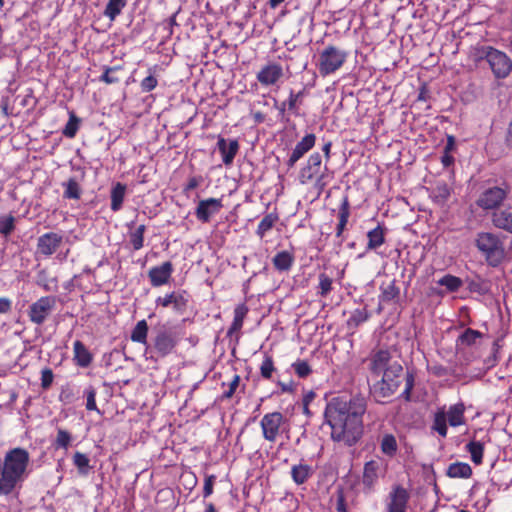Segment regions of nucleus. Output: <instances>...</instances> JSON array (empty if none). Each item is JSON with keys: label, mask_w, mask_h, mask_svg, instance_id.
Returning a JSON list of instances; mask_svg holds the SVG:
<instances>
[{"label": "nucleus", "mask_w": 512, "mask_h": 512, "mask_svg": "<svg viewBox=\"0 0 512 512\" xmlns=\"http://www.w3.org/2000/svg\"><path fill=\"white\" fill-rule=\"evenodd\" d=\"M447 418L444 409H439L433 419L432 428L441 436L446 437L448 433L447 429Z\"/></svg>", "instance_id": "a19ab883"}, {"label": "nucleus", "mask_w": 512, "mask_h": 512, "mask_svg": "<svg viewBox=\"0 0 512 512\" xmlns=\"http://www.w3.org/2000/svg\"><path fill=\"white\" fill-rule=\"evenodd\" d=\"M295 261L294 254L289 251H280L272 258L274 268L279 272L289 271Z\"/></svg>", "instance_id": "7c9ffc66"}, {"label": "nucleus", "mask_w": 512, "mask_h": 512, "mask_svg": "<svg viewBox=\"0 0 512 512\" xmlns=\"http://www.w3.org/2000/svg\"><path fill=\"white\" fill-rule=\"evenodd\" d=\"M414 387V376L412 374H407L405 379V388L401 394V397L406 401H410L411 392Z\"/></svg>", "instance_id": "052dcab7"}, {"label": "nucleus", "mask_w": 512, "mask_h": 512, "mask_svg": "<svg viewBox=\"0 0 512 512\" xmlns=\"http://www.w3.org/2000/svg\"><path fill=\"white\" fill-rule=\"evenodd\" d=\"M465 405L463 402H458L451 405L446 413V418L450 426L458 427L466 423L465 420Z\"/></svg>", "instance_id": "b1692460"}, {"label": "nucleus", "mask_w": 512, "mask_h": 512, "mask_svg": "<svg viewBox=\"0 0 512 512\" xmlns=\"http://www.w3.org/2000/svg\"><path fill=\"white\" fill-rule=\"evenodd\" d=\"M380 463L377 460H370L364 464L362 483L369 492L373 490L379 478Z\"/></svg>", "instance_id": "aec40b11"}, {"label": "nucleus", "mask_w": 512, "mask_h": 512, "mask_svg": "<svg viewBox=\"0 0 512 512\" xmlns=\"http://www.w3.org/2000/svg\"><path fill=\"white\" fill-rule=\"evenodd\" d=\"M84 395L86 396V409L88 411H96L98 414H101V411L98 409L96 404V389L90 385L84 390Z\"/></svg>", "instance_id": "5fc2aeb1"}, {"label": "nucleus", "mask_w": 512, "mask_h": 512, "mask_svg": "<svg viewBox=\"0 0 512 512\" xmlns=\"http://www.w3.org/2000/svg\"><path fill=\"white\" fill-rule=\"evenodd\" d=\"M56 306L55 296H42L33 302L28 309V318L35 325H43Z\"/></svg>", "instance_id": "9b49d317"}, {"label": "nucleus", "mask_w": 512, "mask_h": 512, "mask_svg": "<svg viewBox=\"0 0 512 512\" xmlns=\"http://www.w3.org/2000/svg\"><path fill=\"white\" fill-rule=\"evenodd\" d=\"M505 142L507 145H512V118L511 121L508 124L506 136H505Z\"/></svg>", "instance_id": "774afa93"}, {"label": "nucleus", "mask_w": 512, "mask_h": 512, "mask_svg": "<svg viewBox=\"0 0 512 512\" xmlns=\"http://www.w3.org/2000/svg\"><path fill=\"white\" fill-rule=\"evenodd\" d=\"M157 85L158 80L153 74L148 75L140 82L141 90L145 93L151 92L157 87Z\"/></svg>", "instance_id": "13d9d810"}, {"label": "nucleus", "mask_w": 512, "mask_h": 512, "mask_svg": "<svg viewBox=\"0 0 512 512\" xmlns=\"http://www.w3.org/2000/svg\"><path fill=\"white\" fill-rule=\"evenodd\" d=\"M216 482V476L214 474L206 475L203 486V497L208 498L213 494V487Z\"/></svg>", "instance_id": "bf43d9fd"}, {"label": "nucleus", "mask_w": 512, "mask_h": 512, "mask_svg": "<svg viewBox=\"0 0 512 512\" xmlns=\"http://www.w3.org/2000/svg\"><path fill=\"white\" fill-rule=\"evenodd\" d=\"M333 279L326 273H320L318 275V286L317 294L321 297H326L333 289Z\"/></svg>", "instance_id": "de8ad7c7"}, {"label": "nucleus", "mask_w": 512, "mask_h": 512, "mask_svg": "<svg viewBox=\"0 0 512 512\" xmlns=\"http://www.w3.org/2000/svg\"><path fill=\"white\" fill-rule=\"evenodd\" d=\"M483 334L472 328H466L457 338L458 346L470 347L476 344L477 340L482 338Z\"/></svg>", "instance_id": "4c0bfd02"}, {"label": "nucleus", "mask_w": 512, "mask_h": 512, "mask_svg": "<svg viewBox=\"0 0 512 512\" xmlns=\"http://www.w3.org/2000/svg\"><path fill=\"white\" fill-rule=\"evenodd\" d=\"M283 77V66L275 61H268L256 73V79L263 87L277 86Z\"/></svg>", "instance_id": "f8f14e48"}, {"label": "nucleus", "mask_w": 512, "mask_h": 512, "mask_svg": "<svg viewBox=\"0 0 512 512\" xmlns=\"http://www.w3.org/2000/svg\"><path fill=\"white\" fill-rule=\"evenodd\" d=\"M123 67L121 65L109 67L104 66V72L99 77V81L105 84H116L120 82V78L116 75L118 71H121Z\"/></svg>", "instance_id": "49530a36"}, {"label": "nucleus", "mask_w": 512, "mask_h": 512, "mask_svg": "<svg viewBox=\"0 0 512 512\" xmlns=\"http://www.w3.org/2000/svg\"><path fill=\"white\" fill-rule=\"evenodd\" d=\"M54 379L53 372L50 368H45L41 372V386L43 389H48Z\"/></svg>", "instance_id": "680f3d73"}, {"label": "nucleus", "mask_w": 512, "mask_h": 512, "mask_svg": "<svg viewBox=\"0 0 512 512\" xmlns=\"http://www.w3.org/2000/svg\"><path fill=\"white\" fill-rule=\"evenodd\" d=\"M393 362L388 349L373 350L368 358V369L372 375L379 376L390 368Z\"/></svg>", "instance_id": "ddd939ff"}, {"label": "nucleus", "mask_w": 512, "mask_h": 512, "mask_svg": "<svg viewBox=\"0 0 512 512\" xmlns=\"http://www.w3.org/2000/svg\"><path fill=\"white\" fill-rule=\"evenodd\" d=\"M350 217V203L347 196L342 199L341 205L338 211V224L336 226V237L342 238L346 225Z\"/></svg>", "instance_id": "c85d7f7f"}, {"label": "nucleus", "mask_w": 512, "mask_h": 512, "mask_svg": "<svg viewBox=\"0 0 512 512\" xmlns=\"http://www.w3.org/2000/svg\"><path fill=\"white\" fill-rule=\"evenodd\" d=\"M71 441L72 435L70 432L62 428L57 429V436L53 442V445L56 449L62 448L66 450L70 446Z\"/></svg>", "instance_id": "603ef678"}, {"label": "nucleus", "mask_w": 512, "mask_h": 512, "mask_svg": "<svg viewBox=\"0 0 512 512\" xmlns=\"http://www.w3.org/2000/svg\"><path fill=\"white\" fill-rule=\"evenodd\" d=\"M474 245L491 267L499 266L505 259V246L499 235L492 232L476 234Z\"/></svg>", "instance_id": "20e7f679"}, {"label": "nucleus", "mask_w": 512, "mask_h": 512, "mask_svg": "<svg viewBox=\"0 0 512 512\" xmlns=\"http://www.w3.org/2000/svg\"><path fill=\"white\" fill-rule=\"evenodd\" d=\"M476 61L486 60L496 79H505L512 71V60L503 51L492 46L475 48Z\"/></svg>", "instance_id": "39448f33"}, {"label": "nucleus", "mask_w": 512, "mask_h": 512, "mask_svg": "<svg viewBox=\"0 0 512 512\" xmlns=\"http://www.w3.org/2000/svg\"><path fill=\"white\" fill-rule=\"evenodd\" d=\"M145 231L146 226L141 224L129 234V241L134 250H140L144 246Z\"/></svg>", "instance_id": "09e8293b"}, {"label": "nucleus", "mask_w": 512, "mask_h": 512, "mask_svg": "<svg viewBox=\"0 0 512 512\" xmlns=\"http://www.w3.org/2000/svg\"><path fill=\"white\" fill-rule=\"evenodd\" d=\"M316 143V136L313 133L306 134L294 147L286 164L288 168H293L307 152H309Z\"/></svg>", "instance_id": "a211bd4d"}, {"label": "nucleus", "mask_w": 512, "mask_h": 512, "mask_svg": "<svg viewBox=\"0 0 512 512\" xmlns=\"http://www.w3.org/2000/svg\"><path fill=\"white\" fill-rule=\"evenodd\" d=\"M223 208L221 198H207L200 200L195 208V216L201 223H208L211 217L218 214Z\"/></svg>", "instance_id": "4468645a"}, {"label": "nucleus", "mask_w": 512, "mask_h": 512, "mask_svg": "<svg viewBox=\"0 0 512 512\" xmlns=\"http://www.w3.org/2000/svg\"><path fill=\"white\" fill-rule=\"evenodd\" d=\"M90 460L88 456L82 452L76 451L73 455V464L77 467L78 472L87 475L90 470Z\"/></svg>", "instance_id": "3c124183"}, {"label": "nucleus", "mask_w": 512, "mask_h": 512, "mask_svg": "<svg viewBox=\"0 0 512 512\" xmlns=\"http://www.w3.org/2000/svg\"><path fill=\"white\" fill-rule=\"evenodd\" d=\"M386 228L378 224L375 228L367 233V250H376L385 243Z\"/></svg>", "instance_id": "cd10ccee"}, {"label": "nucleus", "mask_w": 512, "mask_h": 512, "mask_svg": "<svg viewBox=\"0 0 512 512\" xmlns=\"http://www.w3.org/2000/svg\"><path fill=\"white\" fill-rule=\"evenodd\" d=\"M304 96L305 89H302L298 92H294L292 89L289 91V95L287 98L288 111L295 117L301 116L300 106L303 103Z\"/></svg>", "instance_id": "72a5a7b5"}, {"label": "nucleus", "mask_w": 512, "mask_h": 512, "mask_svg": "<svg viewBox=\"0 0 512 512\" xmlns=\"http://www.w3.org/2000/svg\"><path fill=\"white\" fill-rule=\"evenodd\" d=\"M509 193L510 187L506 183L501 186L489 187L480 194L476 204L483 210L497 209L506 200Z\"/></svg>", "instance_id": "9d476101"}, {"label": "nucleus", "mask_w": 512, "mask_h": 512, "mask_svg": "<svg viewBox=\"0 0 512 512\" xmlns=\"http://www.w3.org/2000/svg\"><path fill=\"white\" fill-rule=\"evenodd\" d=\"M472 473V468L468 463L459 461L451 463L446 471V475L450 478L468 479Z\"/></svg>", "instance_id": "2f4dec72"}, {"label": "nucleus", "mask_w": 512, "mask_h": 512, "mask_svg": "<svg viewBox=\"0 0 512 512\" xmlns=\"http://www.w3.org/2000/svg\"><path fill=\"white\" fill-rule=\"evenodd\" d=\"M291 366L299 378H306L312 373V369L306 360H297Z\"/></svg>", "instance_id": "6e6d98bb"}, {"label": "nucleus", "mask_w": 512, "mask_h": 512, "mask_svg": "<svg viewBox=\"0 0 512 512\" xmlns=\"http://www.w3.org/2000/svg\"><path fill=\"white\" fill-rule=\"evenodd\" d=\"M30 454L22 447L8 450L4 458H0V496H9L29 475Z\"/></svg>", "instance_id": "f03ea898"}, {"label": "nucleus", "mask_w": 512, "mask_h": 512, "mask_svg": "<svg viewBox=\"0 0 512 512\" xmlns=\"http://www.w3.org/2000/svg\"><path fill=\"white\" fill-rule=\"evenodd\" d=\"M127 186L121 182L115 183L110 192L111 204L110 208L113 212H118L122 209L123 202L126 195Z\"/></svg>", "instance_id": "c756f323"}, {"label": "nucleus", "mask_w": 512, "mask_h": 512, "mask_svg": "<svg viewBox=\"0 0 512 512\" xmlns=\"http://www.w3.org/2000/svg\"><path fill=\"white\" fill-rule=\"evenodd\" d=\"M333 177V172L330 171L327 164H322L319 152L310 154L298 173L299 183L302 185L313 184L318 195L323 193Z\"/></svg>", "instance_id": "7ed1b4c3"}, {"label": "nucleus", "mask_w": 512, "mask_h": 512, "mask_svg": "<svg viewBox=\"0 0 512 512\" xmlns=\"http://www.w3.org/2000/svg\"><path fill=\"white\" fill-rule=\"evenodd\" d=\"M202 182V177L199 176V177H190L188 179V182L187 184L185 185L184 187V192H188V191H191V190H194L196 189Z\"/></svg>", "instance_id": "0e129e2a"}, {"label": "nucleus", "mask_w": 512, "mask_h": 512, "mask_svg": "<svg viewBox=\"0 0 512 512\" xmlns=\"http://www.w3.org/2000/svg\"><path fill=\"white\" fill-rule=\"evenodd\" d=\"M218 150L222 156V161L226 166H230L236 154L239 151V142L236 139H232L227 143V140L223 137H219L217 141Z\"/></svg>", "instance_id": "6ab92c4d"}, {"label": "nucleus", "mask_w": 512, "mask_h": 512, "mask_svg": "<svg viewBox=\"0 0 512 512\" xmlns=\"http://www.w3.org/2000/svg\"><path fill=\"white\" fill-rule=\"evenodd\" d=\"M126 5L127 0H108L103 14L111 21H114Z\"/></svg>", "instance_id": "ea45409f"}, {"label": "nucleus", "mask_w": 512, "mask_h": 512, "mask_svg": "<svg viewBox=\"0 0 512 512\" xmlns=\"http://www.w3.org/2000/svg\"><path fill=\"white\" fill-rule=\"evenodd\" d=\"M15 229V217L11 214L0 216V234L7 237Z\"/></svg>", "instance_id": "864d4df0"}, {"label": "nucleus", "mask_w": 512, "mask_h": 512, "mask_svg": "<svg viewBox=\"0 0 512 512\" xmlns=\"http://www.w3.org/2000/svg\"><path fill=\"white\" fill-rule=\"evenodd\" d=\"M441 163L444 167H449L454 163V157L450 154V152L444 151L441 156Z\"/></svg>", "instance_id": "338daca9"}, {"label": "nucleus", "mask_w": 512, "mask_h": 512, "mask_svg": "<svg viewBox=\"0 0 512 512\" xmlns=\"http://www.w3.org/2000/svg\"><path fill=\"white\" fill-rule=\"evenodd\" d=\"M279 220V216L277 213H269L266 214L261 221L259 222L257 229H256V235L259 238H263L268 231H270L275 223Z\"/></svg>", "instance_id": "58836bf2"}, {"label": "nucleus", "mask_w": 512, "mask_h": 512, "mask_svg": "<svg viewBox=\"0 0 512 512\" xmlns=\"http://www.w3.org/2000/svg\"><path fill=\"white\" fill-rule=\"evenodd\" d=\"M259 424L262 437L269 443H275L283 434L290 431L288 419L279 411L266 413Z\"/></svg>", "instance_id": "6e6552de"}, {"label": "nucleus", "mask_w": 512, "mask_h": 512, "mask_svg": "<svg viewBox=\"0 0 512 512\" xmlns=\"http://www.w3.org/2000/svg\"><path fill=\"white\" fill-rule=\"evenodd\" d=\"M370 318V313L366 307L355 309L347 320L349 327L356 328Z\"/></svg>", "instance_id": "79ce46f5"}, {"label": "nucleus", "mask_w": 512, "mask_h": 512, "mask_svg": "<svg viewBox=\"0 0 512 512\" xmlns=\"http://www.w3.org/2000/svg\"><path fill=\"white\" fill-rule=\"evenodd\" d=\"M410 494L401 485L392 487L388 495L387 512H407Z\"/></svg>", "instance_id": "2eb2a0df"}, {"label": "nucleus", "mask_w": 512, "mask_h": 512, "mask_svg": "<svg viewBox=\"0 0 512 512\" xmlns=\"http://www.w3.org/2000/svg\"><path fill=\"white\" fill-rule=\"evenodd\" d=\"M314 470L311 465L299 463L291 468V478L297 485H302L313 476Z\"/></svg>", "instance_id": "bb28decb"}, {"label": "nucleus", "mask_w": 512, "mask_h": 512, "mask_svg": "<svg viewBox=\"0 0 512 512\" xmlns=\"http://www.w3.org/2000/svg\"><path fill=\"white\" fill-rule=\"evenodd\" d=\"M430 198L438 205H444L451 196V188L445 181H437L430 189Z\"/></svg>", "instance_id": "393cba45"}, {"label": "nucleus", "mask_w": 512, "mask_h": 512, "mask_svg": "<svg viewBox=\"0 0 512 512\" xmlns=\"http://www.w3.org/2000/svg\"><path fill=\"white\" fill-rule=\"evenodd\" d=\"M437 283L446 287L447 291L451 293L457 292L463 285L462 279L452 274L444 275L437 281Z\"/></svg>", "instance_id": "37998d69"}, {"label": "nucleus", "mask_w": 512, "mask_h": 512, "mask_svg": "<svg viewBox=\"0 0 512 512\" xmlns=\"http://www.w3.org/2000/svg\"><path fill=\"white\" fill-rule=\"evenodd\" d=\"M80 119L72 111L69 113V120L66 123L62 134L67 138H74L79 130Z\"/></svg>", "instance_id": "8fccbe9b"}, {"label": "nucleus", "mask_w": 512, "mask_h": 512, "mask_svg": "<svg viewBox=\"0 0 512 512\" xmlns=\"http://www.w3.org/2000/svg\"><path fill=\"white\" fill-rule=\"evenodd\" d=\"M381 452L389 458H393L398 451V443L393 434L386 433L380 440Z\"/></svg>", "instance_id": "e433bc0d"}, {"label": "nucleus", "mask_w": 512, "mask_h": 512, "mask_svg": "<svg viewBox=\"0 0 512 512\" xmlns=\"http://www.w3.org/2000/svg\"><path fill=\"white\" fill-rule=\"evenodd\" d=\"M73 360L79 367L86 368L93 361V355L86 348L83 342L76 340L73 344Z\"/></svg>", "instance_id": "5701e85b"}, {"label": "nucleus", "mask_w": 512, "mask_h": 512, "mask_svg": "<svg viewBox=\"0 0 512 512\" xmlns=\"http://www.w3.org/2000/svg\"><path fill=\"white\" fill-rule=\"evenodd\" d=\"M465 449L467 452H469L471 460L475 465H480L483 463V456L485 450L484 441L471 440L466 444Z\"/></svg>", "instance_id": "f704fd0d"}, {"label": "nucleus", "mask_w": 512, "mask_h": 512, "mask_svg": "<svg viewBox=\"0 0 512 512\" xmlns=\"http://www.w3.org/2000/svg\"><path fill=\"white\" fill-rule=\"evenodd\" d=\"M13 301L6 296L0 297V314H8L12 311Z\"/></svg>", "instance_id": "e2e57ef3"}, {"label": "nucleus", "mask_w": 512, "mask_h": 512, "mask_svg": "<svg viewBox=\"0 0 512 512\" xmlns=\"http://www.w3.org/2000/svg\"><path fill=\"white\" fill-rule=\"evenodd\" d=\"M491 221L496 228L512 233V207L496 210Z\"/></svg>", "instance_id": "412c9836"}, {"label": "nucleus", "mask_w": 512, "mask_h": 512, "mask_svg": "<svg viewBox=\"0 0 512 512\" xmlns=\"http://www.w3.org/2000/svg\"><path fill=\"white\" fill-rule=\"evenodd\" d=\"M172 307L176 314L182 315L186 312L188 303H189V295L186 291H172Z\"/></svg>", "instance_id": "c9c22d12"}, {"label": "nucleus", "mask_w": 512, "mask_h": 512, "mask_svg": "<svg viewBox=\"0 0 512 512\" xmlns=\"http://www.w3.org/2000/svg\"><path fill=\"white\" fill-rule=\"evenodd\" d=\"M347 58V51L330 44L319 53L316 68L322 77H326L340 70Z\"/></svg>", "instance_id": "0eeeda50"}, {"label": "nucleus", "mask_w": 512, "mask_h": 512, "mask_svg": "<svg viewBox=\"0 0 512 512\" xmlns=\"http://www.w3.org/2000/svg\"><path fill=\"white\" fill-rule=\"evenodd\" d=\"M241 377L238 374H234L232 377V380L228 384V390H226L223 395L222 399H230L235 394L237 388L240 385Z\"/></svg>", "instance_id": "4d7b16f0"}, {"label": "nucleus", "mask_w": 512, "mask_h": 512, "mask_svg": "<svg viewBox=\"0 0 512 512\" xmlns=\"http://www.w3.org/2000/svg\"><path fill=\"white\" fill-rule=\"evenodd\" d=\"M172 292L169 293V294H166L165 296L163 297H158L156 300H155V303L157 306H161L163 308H167L171 305L172 303Z\"/></svg>", "instance_id": "69168bd1"}, {"label": "nucleus", "mask_w": 512, "mask_h": 512, "mask_svg": "<svg viewBox=\"0 0 512 512\" xmlns=\"http://www.w3.org/2000/svg\"><path fill=\"white\" fill-rule=\"evenodd\" d=\"M367 407L368 401L361 394L337 395L327 400L324 421L331 429V439L349 447L356 445L364 435Z\"/></svg>", "instance_id": "f257e3e1"}, {"label": "nucleus", "mask_w": 512, "mask_h": 512, "mask_svg": "<svg viewBox=\"0 0 512 512\" xmlns=\"http://www.w3.org/2000/svg\"><path fill=\"white\" fill-rule=\"evenodd\" d=\"M248 312L249 308L245 303L238 304L235 307L233 321L227 331L228 336H232L233 334L240 332Z\"/></svg>", "instance_id": "a878e982"}, {"label": "nucleus", "mask_w": 512, "mask_h": 512, "mask_svg": "<svg viewBox=\"0 0 512 512\" xmlns=\"http://www.w3.org/2000/svg\"><path fill=\"white\" fill-rule=\"evenodd\" d=\"M65 188L63 196L66 199L78 200L81 196V188L75 178H69L65 183L62 184Z\"/></svg>", "instance_id": "c03bdc74"}, {"label": "nucleus", "mask_w": 512, "mask_h": 512, "mask_svg": "<svg viewBox=\"0 0 512 512\" xmlns=\"http://www.w3.org/2000/svg\"><path fill=\"white\" fill-rule=\"evenodd\" d=\"M152 334L146 353H154L156 358H165L176 351L180 338L175 332L167 329L165 325H158L153 327Z\"/></svg>", "instance_id": "423d86ee"}, {"label": "nucleus", "mask_w": 512, "mask_h": 512, "mask_svg": "<svg viewBox=\"0 0 512 512\" xmlns=\"http://www.w3.org/2000/svg\"><path fill=\"white\" fill-rule=\"evenodd\" d=\"M400 299V288L397 286L396 280L393 279L388 284L380 286L379 303L389 304L397 303Z\"/></svg>", "instance_id": "4be33fe9"}, {"label": "nucleus", "mask_w": 512, "mask_h": 512, "mask_svg": "<svg viewBox=\"0 0 512 512\" xmlns=\"http://www.w3.org/2000/svg\"><path fill=\"white\" fill-rule=\"evenodd\" d=\"M173 271V264L170 261L151 267L148 271V277L151 285L153 287H160L169 283Z\"/></svg>", "instance_id": "f3484780"}, {"label": "nucleus", "mask_w": 512, "mask_h": 512, "mask_svg": "<svg viewBox=\"0 0 512 512\" xmlns=\"http://www.w3.org/2000/svg\"><path fill=\"white\" fill-rule=\"evenodd\" d=\"M381 374L382 378L374 385V393L384 399L392 396L400 387L403 367L394 361L391 367Z\"/></svg>", "instance_id": "1a4fd4ad"}, {"label": "nucleus", "mask_w": 512, "mask_h": 512, "mask_svg": "<svg viewBox=\"0 0 512 512\" xmlns=\"http://www.w3.org/2000/svg\"><path fill=\"white\" fill-rule=\"evenodd\" d=\"M149 327L145 319L138 321L131 331L130 339L132 342L145 345H149L147 340Z\"/></svg>", "instance_id": "473e14b6"}, {"label": "nucleus", "mask_w": 512, "mask_h": 512, "mask_svg": "<svg viewBox=\"0 0 512 512\" xmlns=\"http://www.w3.org/2000/svg\"><path fill=\"white\" fill-rule=\"evenodd\" d=\"M260 375L265 380H271L273 373L276 371L273 357L270 354L265 353L263 361L259 367Z\"/></svg>", "instance_id": "a18cd8bd"}, {"label": "nucleus", "mask_w": 512, "mask_h": 512, "mask_svg": "<svg viewBox=\"0 0 512 512\" xmlns=\"http://www.w3.org/2000/svg\"><path fill=\"white\" fill-rule=\"evenodd\" d=\"M63 242L62 235L48 232L41 235L37 241V252L45 257L54 254Z\"/></svg>", "instance_id": "dca6fc26"}]
</instances>
